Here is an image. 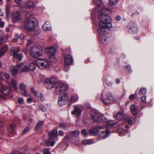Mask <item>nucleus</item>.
<instances>
[{
	"instance_id": "nucleus-1",
	"label": "nucleus",
	"mask_w": 154,
	"mask_h": 154,
	"mask_svg": "<svg viewBox=\"0 0 154 154\" xmlns=\"http://www.w3.org/2000/svg\"><path fill=\"white\" fill-rule=\"evenodd\" d=\"M109 12L108 9L104 8L98 13V17L100 21L99 24L100 26L97 30L99 34H104L106 28H110L112 26L110 17L107 14Z\"/></svg>"
},
{
	"instance_id": "nucleus-2",
	"label": "nucleus",
	"mask_w": 154,
	"mask_h": 154,
	"mask_svg": "<svg viewBox=\"0 0 154 154\" xmlns=\"http://www.w3.org/2000/svg\"><path fill=\"white\" fill-rule=\"evenodd\" d=\"M54 87L55 88V93L57 94L60 95L58 103L61 106L65 104V102L69 99L68 94L64 92L68 90L69 86L64 83H59L55 84Z\"/></svg>"
},
{
	"instance_id": "nucleus-3",
	"label": "nucleus",
	"mask_w": 154,
	"mask_h": 154,
	"mask_svg": "<svg viewBox=\"0 0 154 154\" xmlns=\"http://www.w3.org/2000/svg\"><path fill=\"white\" fill-rule=\"evenodd\" d=\"M33 14L32 12H26L25 14L26 20L25 21L24 27L27 31H31L35 30V23L37 20L32 16Z\"/></svg>"
},
{
	"instance_id": "nucleus-4",
	"label": "nucleus",
	"mask_w": 154,
	"mask_h": 154,
	"mask_svg": "<svg viewBox=\"0 0 154 154\" xmlns=\"http://www.w3.org/2000/svg\"><path fill=\"white\" fill-rule=\"evenodd\" d=\"M42 50L40 46L34 45L31 48L29 51L30 55L32 57L38 58L42 55Z\"/></svg>"
},
{
	"instance_id": "nucleus-5",
	"label": "nucleus",
	"mask_w": 154,
	"mask_h": 154,
	"mask_svg": "<svg viewBox=\"0 0 154 154\" xmlns=\"http://www.w3.org/2000/svg\"><path fill=\"white\" fill-rule=\"evenodd\" d=\"M45 51L49 56V60L50 62H55L57 60L55 57L56 52L55 48L53 46L49 47L46 48Z\"/></svg>"
},
{
	"instance_id": "nucleus-6",
	"label": "nucleus",
	"mask_w": 154,
	"mask_h": 154,
	"mask_svg": "<svg viewBox=\"0 0 154 154\" xmlns=\"http://www.w3.org/2000/svg\"><path fill=\"white\" fill-rule=\"evenodd\" d=\"M91 115L93 120L96 122H104L106 121L105 119L102 114L97 111H92Z\"/></svg>"
},
{
	"instance_id": "nucleus-7",
	"label": "nucleus",
	"mask_w": 154,
	"mask_h": 154,
	"mask_svg": "<svg viewBox=\"0 0 154 154\" xmlns=\"http://www.w3.org/2000/svg\"><path fill=\"white\" fill-rule=\"evenodd\" d=\"M6 85L7 86H5L1 82H0V91L4 94L7 95L10 93L11 88V85L9 82H7Z\"/></svg>"
},
{
	"instance_id": "nucleus-8",
	"label": "nucleus",
	"mask_w": 154,
	"mask_h": 154,
	"mask_svg": "<svg viewBox=\"0 0 154 154\" xmlns=\"http://www.w3.org/2000/svg\"><path fill=\"white\" fill-rule=\"evenodd\" d=\"M49 60H42L40 59H37L35 61L36 64L41 69H43L49 68L50 66Z\"/></svg>"
},
{
	"instance_id": "nucleus-9",
	"label": "nucleus",
	"mask_w": 154,
	"mask_h": 154,
	"mask_svg": "<svg viewBox=\"0 0 154 154\" xmlns=\"http://www.w3.org/2000/svg\"><path fill=\"white\" fill-rule=\"evenodd\" d=\"M20 50L19 47L15 48L12 47L11 48V53L14 58L17 59L19 61H21L23 57L22 53H18V51Z\"/></svg>"
},
{
	"instance_id": "nucleus-10",
	"label": "nucleus",
	"mask_w": 154,
	"mask_h": 154,
	"mask_svg": "<svg viewBox=\"0 0 154 154\" xmlns=\"http://www.w3.org/2000/svg\"><path fill=\"white\" fill-rule=\"evenodd\" d=\"M12 21L14 23H18L22 20V17L20 11L17 10L14 12L12 14Z\"/></svg>"
},
{
	"instance_id": "nucleus-11",
	"label": "nucleus",
	"mask_w": 154,
	"mask_h": 154,
	"mask_svg": "<svg viewBox=\"0 0 154 154\" xmlns=\"http://www.w3.org/2000/svg\"><path fill=\"white\" fill-rule=\"evenodd\" d=\"M56 81V79L54 77H52L50 78L46 79L45 82L48 85V88L49 89H51L53 88H55L54 87V85L57 83H62L61 82H57L55 83Z\"/></svg>"
},
{
	"instance_id": "nucleus-12",
	"label": "nucleus",
	"mask_w": 154,
	"mask_h": 154,
	"mask_svg": "<svg viewBox=\"0 0 154 154\" xmlns=\"http://www.w3.org/2000/svg\"><path fill=\"white\" fill-rule=\"evenodd\" d=\"M106 128V126H102L98 125L96 127L91 129L89 130L88 132V134L89 135H94L95 134H97L98 133V129H102Z\"/></svg>"
},
{
	"instance_id": "nucleus-13",
	"label": "nucleus",
	"mask_w": 154,
	"mask_h": 154,
	"mask_svg": "<svg viewBox=\"0 0 154 154\" xmlns=\"http://www.w3.org/2000/svg\"><path fill=\"white\" fill-rule=\"evenodd\" d=\"M102 98L99 99V100L102 101L103 104L107 105L109 103V101L113 99L112 94L110 93H108L106 95V97L105 99L103 98V96L101 95Z\"/></svg>"
},
{
	"instance_id": "nucleus-14",
	"label": "nucleus",
	"mask_w": 154,
	"mask_h": 154,
	"mask_svg": "<svg viewBox=\"0 0 154 154\" xmlns=\"http://www.w3.org/2000/svg\"><path fill=\"white\" fill-rule=\"evenodd\" d=\"M24 65L23 63L18 64L16 68H14L11 70V73L13 75H15L18 74V71L20 70L22 67Z\"/></svg>"
},
{
	"instance_id": "nucleus-15",
	"label": "nucleus",
	"mask_w": 154,
	"mask_h": 154,
	"mask_svg": "<svg viewBox=\"0 0 154 154\" xmlns=\"http://www.w3.org/2000/svg\"><path fill=\"white\" fill-rule=\"evenodd\" d=\"M73 59L72 57L69 54H66L65 57V66L71 65L72 63Z\"/></svg>"
},
{
	"instance_id": "nucleus-16",
	"label": "nucleus",
	"mask_w": 154,
	"mask_h": 154,
	"mask_svg": "<svg viewBox=\"0 0 154 154\" xmlns=\"http://www.w3.org/2000/svg\"><path fill=\"white\" fill-rule=\"evenodd\" d=\"M129 28L131 30V32L133 33H136L138 29L136 24L134 23H132L130 24Z\"/></svg>"
},
{
	"instance_id": "nucleus-17",
	"label": "nucleus",
	"mask_w": 154,
	"mask_h": 154,
	"mask_svg": "<svg viewBox=\"0 0 154 154\" xmlns=\"http://www.w3.org/2000/svg\"><path fill=\"white\" fill-rule=\"evenodd\" d=\"M130 110L133 115H135L138 112V109L134 104H132L130 107Z\"/></svg>"
},
{
	"instance_id": "nucleus-18",
	"label": "nucleus",
	"mask_w": 154,
	"mask_h": 154,
	"mask_svg": "<svg viewBox=\"0 0 154 154\" xmlns=\"http://www.w3.org/2000/svg\"><path fill=\"white\" fill-rule=\"evenodd\" d=\"M124 117L123 113L121 112H119L117 114H114V117L115 118H117L119 120L122 119L123 121L124 119Z\"/></svg>"
},
{
	"instance_id": "nucleus-19",
	"label": "nucleus",
	"mask_w": 154,
	"mask_h": 154,
	"mask_svg": "<svg viewBox=\"0 0 154 154\" xmlns=\"http://www.w3.org/2000/svg\"><path fill=\"white\" fill-rule=\"evenodd\" d=\"M72 114L75 115L77 117H79L81 114L80 109L78 107H75L74 110L72 112Z\"/></svg>"
},
{
	"instance_id": "nucleus-20",
	"label": "nucleus",
	"mask_w": 154,
	"mask_h": 154,
	"mask_svg": "<svg viewBox=\"0 0 154 154\" xmlns=\"http://www.w3.org/2000/svg\"><path fill=\"white\" fill-rule=\"evenodd\" d=\"M43 29L45 31H48L50 30L51 29V26L49 23L47 21L43 26Z\"/></svg>"
},
{
	"instance_id": "nucleus-21",
	"label": "nucleus",
	"mask_w": 154,
	"mask_h": 154,
	"mask_svg": "<svg viewBox=\"0 0 154 154\" xmlns=\"http://www.w3.org/2000/svg\"><path fill=\"white\" fill-rule=\"evenodd\" d=\"M44 122L43 121H39L36 124L35 129L36 130L38 131L40 130L42 127Z\"/></svg>"
},
{
	"instance_id": "nucleus-22",
	"label": "nucleus",
	"mask_w": 154,
	"mask_h": 154,
	"mask_svg": "<svg viewBox=\"0 0 154 154\" xmlns=\"http://www.w3.org/2000/svg\"><path fill=\"white\" fill-rule=\"evenodd\" d=\"M78 97L77 96H72L70 99L69 102L68 104L69 106H70L71 103L76 102L78 100Z\"/></svg>"
},
{
	"instance_id": "nucleus-23",
	"label": "nucleus",
	"mask_w": 154,
	"mask_h": 154,
	"mask_svg": "<svg viewBox=\"0 0 154 154\" xmlns=\"http://www.w3.org/2000/svg\"><path fill=\"white\" fill-rule=\"evenodd\" d=\"M8 47L6 45L3 46L0 49V57L7 50Z\"/></svg>"
},
{
	"instance_id": "nucleus-24",
	"label": "nucleus",
	"mask_w": 154,
	"mask_h": 154,
	"mask_svg": "<svg viewBox=\"0 0 154 154\" xmlns=\"http://www.w3.org/2000/svg\"><path fill=\"white\" fill-rule=\"evenodd\" d=\"M26 6L29 8L33 7L35 6V3L32 1L29 0L26 3Z\"/></svg>"
},
{
	"instance_id": "nucleus-25",
	"label": "nucleus",
	"mask_w": 154,
	"mask_h": 154,
	"mask_svg": "<svg viewBox=\"0 0 154 154\" xmlns=\"http://www.w3.org/2000/svg\"><path fill=\"white\" fill-rule=\"evenodd\" d=\"M48 135L51 137V136L54 137H57L58 135L57 130L55 129L53 130L52 131L48 133Z\"/></svg>"
},
{
	"instance_id": "nucleus-26",
	"label": "nucleus",
	"mask_w": 154,
	"mask_h": 154,
	"mask_svg": "<svg viewBox=\"0 0 154 154\" xmlns=\"http://www.w3.org/2000/svg\"><path fill=\"white\" fill-rule=\"evenodd\" d=\"M11 84L12 87L15 90H16L17 89V82L14 79H11Z\"/></svg>"
},
{
	"instance_id": "nucleus-27",
	"label": "nucleus",
	"mask_w": 154,
	"mask_h": 154,
	"mask_svg": "<svg viewBox=\"0 0 154 154\" xmlns=\"http://www.w3.org/2000/svg\"><path fill=\"white\" fill-rule=\"evenodd\" d=\"M35 64L33 62H32L29 63V70L34 71L36 67Z\"/></svg>"
},
{
	"instance_id": "nucleus-28",
	"label": "nucleus",
	"mask_w": 154,
	"mask_h": 154,
	"mask_svg": "<svg viewBox=\"0 0 154 154\" xmlns=\"http://www.w3.org/2000/svg\"><path fill=\"white\" fill-rule=\"evenodd\" d=\"M80 133L79 131L78 130H75L71 132V135L73 137H76L78 136Z\"/></svg>"
},
{
	"instance_id": "nucleus-29",
	"label": "nucleus",
	"mask_w": 154,
	"mask_h": 154,
	"mask_svg": "<svg viewBox=\"0 0 154 154\" xmlns=\"http://www.w3.org/2000/svg\"><path fill=\"white\" fill-rule=\"evenodd\" d=\"M118 0H109V4L110 6L115 5L118 2Z\"/></svg>"
},
{
	"instance_id": "nucleus-30",
	"label": "nucleus",
	"mask_w": 154,
	"mask_h": 154,
	"mask_svg": "<svg viewBox=\"0 0 154 154\" xmlns=\"http://www.w3.org/2000/svg\"><path fill=\"white\" fill-rule=\"evenodd\" d=\"M20 90L22 91H25L26 90V86L23 83H20Z\"/></svg>"
},
{
	"instance_id": "nucleus-31",
	"label": "nucleus",
	"mask_w": 154,
	"mask_h": 154,
	"mask_svg": "<svg viewBox=\"0 0 154 154\" xmlns=\"http://www.w3.org/2000/svg\"><path fill=\"white\" fill-rule=\"evenodd\" d=\"M83 143L85 145H88L92 144V140H83Z\"/></svg>"
},
{
	"instance_id": "nucleus-32",
	"label": "nucleus",
	"mask_w": 154,
	"mask_h": 154,
	"mask_svg": "<svg viewBox=\"0 0 154 154\" xmlns=\"http://www.w3.org/2000/svg\"><path fill=\"white\" fill-rule=\"evenodd\" d=\"M6 13L7 16H8L9 15L10 11V6L7 5L6 6Z\"/></svg>"
},
{
	"instance_id": "nucleus-33",
	"label": "nucleus",
	"mask_w": 154,
	"mask_h": 154,
	"mask_svg": "<svg viewBox=\"0 0 154 154\" xmlns=\"http://www.w3.org/2000/svg\"><path fill=\"white\" fill-rule=\"evenodd\" d=\"M123 121L127 122L129 124H131L133 122L132 120L130 118H124Z\"/></svg>"
},
{
	"instance_id": "nucleus-34",
	"label": "nucleus",
	"mask_w": 154,
	"mask_h": 154,
	"mask_svg": "<svg viewBox=\"0 0 154 154\" xmlns=\"http://www.w3.org/2000/svg\"><path fill=\"white\" fill-rule=\"evenodd\" d=\"M51 140V137H49V139L44 140H43V142L45 145L49 146L50 145Z\"/></svg>"
},
{
	"instance_id": "nucleus-35",
	"label": "nucleus",
	"mask_w": 154,
	"mask_h": 154,
	"mask_svg": "<svg viewBox=\"0 0 154 154\" xmlns=\"http://www.w3.org/2000/svg\"><path fill=\"white\" fill-rule=\"evenodd\" d=\"M110 131L108 129H106L104 131V133H105V135L103 136V138L102 139H104L106 138L109 136V133Z\"/></svg>"
},
{
	"instance_id": "nucleus-36",
	"label": "nucleus",
	"mask_w": 154,
	"mask_h": 154,
	"mask_svg": "<svg viewBox=\"0 0 154 154\" xmlns=\"http://www.w3.org/2000/svg\"><path fill=\"white\" fill-rule=\"evenodd\" d=\"M29 70V67H28L27 66H24L22 68L21 70V72H23L26 71H27Z\"/></svg>"
},
{
	"instance_id": "nucleus-37",
	"label": "nucleus",
	"mask_w": 154,
	"mask_h": 154,
	"mask_svg": "<svg viewBox=\"0 0 154 154\" xmlns=\"http://www.w3.org/2000/svg\"><path fill=\"white\" fill-rule=\"evenodd\" d=\"M10 128L12 130L11 131H10L11 133H14L15 132L14 129L15 128V124L11 125H10Z\"/></svg>"
},
{
	"instance_id": "nucleus-38",
	"label": "nucleus",
	"mask_w": 154,
	"mask_h": 154,
	"mask_svg": "<svg viewBox=\"0 0 154 154\" xmlns=\"http://www.w3.org/2000/svg\"><path fill=\"white\" fill-rule=\"evenodd\" d=\"M44 154H51L50 149L48 148L44 149Z\"/></svg>"
},
{
	"instance_id": "nucleus-39",
	"label": "nucleus",
	"mask_w": 154,
	"mask_h": 154,
	"mask_svg": "<svg viewBox=\"0 0 154 154\" xmlns=\"http://www.w3.org/2000/svg\"><path fill=\"white\" fill-rule=\"evenodd\" d=\"M93 2L94 3L97 5L98 6L100 5V3H102L101 0H94Z\"/></svg>"
},
{
	"instance_id": "nucleus-40",
	"label": "nucleus",
	"mask_w": 154,
	"mask_h": 154,
	"mask_svg": "<svg viewBox=\"0 0 154 154\" xmlns=\"http://www.w3.org/2000/svg\"><path fill=\"white\" fill-rule=\"evenodd\" d=\"M30 90L31 91V92L33 93V94H34V95H35L36 96H37L38 93L36 92L34 89V88L33 87H31L30 88Z\"/></svg>"
},
{
	"instance_id": "nucleus-41",
	"label": "nucleus",
	"mask_w": 154,
	"mask_h": 154,
	"mask_svg": "<svg viewBox=\"0 0 154 154\" xmlns=\"http://www.w3.org/2000/svg\"><path fill=\"white\" fill-rule=\"evenodd\" d=\"M30 129V128L29 126L26 127L23 132V134H25L27 132L29 131Z\"/></svg>"
},
{
	"instance_id": "nucleus-42",
	"label": "nucleus",
	"mask_w": 154,
	"mask_h": 154,
	"mask_svg": "<svg viewBox=\"0 0 154 154\" xmlns=\"http://www.w3.org/2000/svg\"><path fill=\"white\" fill-rule=\"evenodd\" d=\"M136 95H137V93L131 94L129 96V99L131 100H133L134 98Z\"/></svg>"
},
{
	"instance_id": "nucleus-43",
	"label": "nucleus",
	"mask_w": 154,
	"mask_h": 154,
	"mask_svg": "<svg viewBox=\"0 0 154 154\" xmlns=\"http://www.w3.org/2000/svg\"><path fill=\"white\" fill-rule=\"evenodd\" d=\"M140 93L144 94L146 92V89L145 88H141L140 90Z\"/></svg>"
},
{
	"instance_id": "nucleus-44",
	"label": "nucleus",
	"mask_w": 154,
	"mask_h": 154,
	"mask_svg": "<svg viewBox=\"0 0 154 154\" xmlns=\"http://www.w3.org/2000/svg\"><path fill=\"white\" fill-rule=\"evenodd\" d=\"M24 101V99L20 97L18 99V102L20 104H23Z\"/></svg>"
},
{
	"instance_id": "nucleus-45",
	"label": "nucleus",
	"mask_w": 154,
	"mask_h": 154,
	"mask_svg": "<svg viewBox=\"0 0 154 154\" xmlns=\"http://www.w3.org/2000/svg\"><path fill=\"white\" fill-rule=\"evenodd\" d=\"M141 101L143 103H145L146 102V97L145 96H143L141 97Z\"/></svg>"
},
{
	"instance_id": "nucleus-46",
	"label": "nucleus",
	"mask_w": 154,
	"mask_h": 154,
	"mask_svg": "<svg viewBox=\"0 0 154 154\" xmlns=\"http://www.w3.org/2000/svg\"><path fill=\"white\" fill-rule=\"evenodd\" d=\"M3 75L7 79H9L10 78L9 74L7 72L4 73Z\"/></svg>"
},
{
	"instance_id": "nucleus-47",
	"label": "nucleus",
	"mask_w": 154,
	"mask_h": 154,
	"mask_svg": "<svg viewBox=\"0 0 154 154\" xmlns=\"http://www.w3.org/2000/svg\"><path fill=\"white\" fill-rule=\"evenodd\" d=\"M59 127L63 129H64L66 127V124L64 123H60L59 125Z\"/></svg>"
},
{
	"instance_id": "nucleus-48",
	"label": "nucleus",
	"mask_w": 154,
	"mask_h": 154,
	"mask_svg": "<svg viewBox=\"0 0 154 154\" xmlns=\"http://www.w3.org/2000/svg\"><path fill=\"white\" fill-rule=\"evenodd\" d=\"M39 106L42 110L44 111H46V108L42 104H39Z\"/></svg>"
},
{
	"instance_id": "nucleus-49",
	"label": "nucleus",
	"mask_w": 154,
	"mask_h": 154,
	"mask_svg": "<svg viewBox=\"0 0 154 154\" xmlns=\"http://www.w3.org/2000/svg\"><path fill=\"white\" fill-rule=\"evenodd\" d=\"M81 133L85 135H87L88 133L87 131L85 129H83L81 131Z\"/></svg>"
},
{
	"instance_id": "nucleus-50",
	"label": "nucleus",
	"mask_w": 154,
	"mask_h": 154,
	"mask_svg": "<svg viewBox=\"0 0 154 154\" xmlns=\"http://www.w3.org/2000/svg\"><path fill=\"white\" fill-rule=\"evenodd\" d=\"M107 37L106 36H103L102 38L103 42H105L107 41Z\"/></svg>"
},
{
	"instance_id": "nucleus-51",
	"label": "nucleus",
	"mask_w": 154,
	"mask_h": 154,
	"mask_svg": "<svg viewBox=\"0 0 154 154\" xmlns=\"http://www.w3.org/2000/svg\"><path fill=\"white\" fill-rule=\"evenodd\" d=\"M17 37L18 38L22 39L24 38V35L23 34H21L20 35H18Z\"/></svg>"
},
{
	"instance_id": "nucleus-52",
	"label": "nucleus",
	"mask_w": 154,
	"mask_h": 154,
	"mask_svg": "<svg viewBox=\"0 0 154 154\" xmlns=\"http://www.w3.org/2000/svg\"><path fill=\"white\" fill-rule=\"evenodd\" d=\"M23 94L26 97H27L29 96V94L26 91H23Z\"/></svg>"
},
{
	"instance_id": "nucleus-53",
	"label": "nucleus",
	"mask_w": 154,
	"mask_h": 154,
	"mask_svg": "<svg viewBox=\"0 0 154 154\" xmlns=\"http://www.w3.org/2000/svg\"><path fill=\"white\" fill-rule=\"evenodd\" d=\"M32 100L31 98H28L27 99V102L29 103H30L32 102Z\"/></svg>"
},
{
	"instance_id": "nucleus-54",
	"label": "nucleus",
	"mask_w": 154,
	"mask_h": 154,
	"mask_svg": "<svg viewBox=\"0 0 154 154\" xmlns=\"http://www.w3.org/2000/svg\"><path fill=\"white\" fill-rule=\"evenodd\" d=\"M125 67L128 69L129 72H131V69L130 66L129 65H127L125 66Z\"/></svg>"
},
{
	"instance_id": "nucleus-55",
	"label": "nucleus",
	"mask_w": 154,
	"mask_h": 154,
	"mask_svg": "<svg viewBox=\"0 0 154 154\" xmlns=\"http://www.w3.org/2000/svg\"><path fill=\"white\" fill-rule=\"evenodd\" d=\"M59 133L60 136H63L64 135V132L62 130L59 131Z\"/></svg>"
},
{
	"instance_id": "nucleus-56",
	"label": "nucleus",
	"mask_w": 154,
	"mask_h": 154,
	"mask_svg": "<svg viewBox=\"0 0 154 154\" xmlns=\"http://www.w3.org/2000/svg\"><path fill=\"white\" fill-rule=\"evenodd\" d=\"M117 123H113L112 122H111L109 123V126L110 127H113Z\"/></svg>"
},
{
	"instance_id": "nucleus-57",
	"label": "nucleus",
	"mask_w": 154,
	"mask_h": 154,
	"mask_svg": "<svg viewBox=\"0 0 154 154\" xmlns=\"http://www.w3.org/2000/svg\"><path fill=\"white\" fill-rule=\"evenodd\" d=\"M55 141H51V142L50 143V144L49 145L51 146H53L55 145Z\"/></svg>"
},
{
	"instance_id": "nucleus-58",
	"label": "nucleus",
	"mask_w": 154,
	"mask_h": 154,
	"mask_svg": "<svg viewBox=\"0 0 154 154\" xmlns=\"http://www.w3.org/2000/svg\"><path fill=\"white\" fill-rule=\"evenodd\" d=\"M11 154H23V153H22L21 152H20L18 151H15V152L12 153Z\"/></svg>"
},
{
	"instance_id": "nucleus-59",
	"label": "nucleus",
	"mask_w": 154,
	"mask_h": 154,
	"mask_svg": "<svg viewBox=\"0 0 154 154\" xmlns=\"http://www.w3.org/2000/svg\"><path fill=\"white\" fill-rule=\"evenodd\" d=\"M15 2L17 4H20L23 0H14Z\"/></svg>"
},
{
	"instance_id": "nucleus-60",
	"label": "nucleus",
	"mask_w": 154,
	"mask_h": 154,
	"mask_svg": "<svg viewBox=\"0 0 154 154\" xmlns=\"http://www.w3.org/2000/svg\"><path fill=\"white\" fill-rule=\"evenodd\" d=\"M5 25V23L3 21L2 22H1L0 23V27L2 28H3L4 27Z\"/></svg>"
},
{
	"instance_id": "nucleus-61",
	"label": "nucleus",
	"mask_w": 154,
	"mask_h": 154,
	"mask_svg": "<svg viewBox=\"0 0 154 154\" xmlns=\"http://www.w3.org/2000/svg\"><path fill=\"white\" fill-rule=\"evenodd\" d=\"M4 41V38L2 36H0V43H2Z\"/></svg>"
},
{
	"instance_id": "nucleus-62",
	"label": "nucleus",
	"mask_w": 154,
	"mask_h": 154,
	"mask_svg": "<svg viewBox=\"0 0 154 154\" xmlns=\"http://www.w3.org/2000/svg\"><path fill=\"white\" fill-rule=\"evenodd\" d=\"M106 83L107 85L109 86H110L112 85V83L109 82L108 81H106Z\"/></svg>"
},
{
	"instance_id": "nucleus-63",
	"label": "nucleus",
	"mask_w": 154,
	"mask_h": 154,
	"mask_svg": "<svg viewBox=\"0 0 154 154\" xmlns=\"http://www.w3.org/2000/svg\"><path fill=\"white\" fill-rule=\"evenodd\" d=\"M115 18L117 20L119 21L121 19V17L119 16H117L115 17Z\"/></svg>"
},
{
	"instance_id": "nucleus-64",
	"label": "nucleus",
	"mask_w": 154,
	"mask_h": 154,
	"mask_svg": "<svg viewBox=\"0 0 154 154\" xmlns=\"http://www.w3.org/2000/svg\"><path fill=\"white\" fill-rule=\"evenodd\" d=\"M32 41L30 39L28 40V42L27 43V45H29L31 44L32 43Z\"/></svg>"
}]
</instances>
